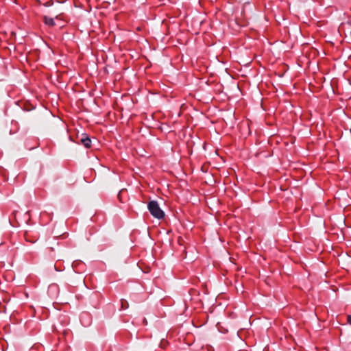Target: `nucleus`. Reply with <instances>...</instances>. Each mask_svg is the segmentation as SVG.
<instances>
[{"mask_svg": "<svg viewBox=\"0 0 351 351\" xmlns=\"http://www.w3.org/2000/svg\"><path fill=\"white\" fill-rule=\"evenodd\" d=\"M29 139H27L26 141V147L29 149H32L38 146V139H34V144L32 145V146H29Z\"/></svg>", "mask_w": 351, "mask_h": 351, "instance_id": "obj_5", "label": "nucleus"}, {"mask_svg": "<svg viewBox=\"0 0 351 351\" xmlns=\"http://www.w3.org/2000/svg\"><path fill=\"white\" fill-rule=\"evenodd\" d=\"M39 237H40L39 232L34 228H30L29 230H27L24 232L25 240L27 242H29L30 243H36L38 241V239H39Z\"/></svg>", "mask_w": 351, "mask_h": 351, "instance_id": "obj_2", "label": "nucleus"}, {"mask_svg": "<svg viewBox=\"0 0 351 351\" xmlns=\"http://www.w3.org/2000/svg\"><path fill=\"white\" fill-rule=\"evenodd\" d=\"M43 22L45 25L49 26V27H53L56 25V23L53 18L45 16L43 17Z\"/></svg>", "mask_w": 351, "mask_h": 351, "instance_id": "obj_4", "label": "nucleus"}, {"mask_svg": "<svg viewBox=\"0 0 351 351\" xmlns=\"http://www.w3.org/2000/svg\"><path fill=\"white\" fill-rule=\"evenodd\" d=\"M147 208L151 215L158 219H162L165 217L164 211L160 208L158 203L152 200L148 202Z\"/></svg>", "mask_w": 351, "mask_h": 351, "instance_id": "obj_1", "label": "nucleus"}, {"mask_svg": "<svg viewBox=\"0 0 351 351\" xmlns=\"http://www.w3.org/2000/svg\"><path fill=\"white\" fill-rule=\"evenodd\" d=\"M129 307V304L128 301L125 299L121 300V309H126Z\"/></svg>", "mask_w": 351, "mask_h": 351, "instance_id": "obj_7", "label": "nucleus"}, {"mask_svg": "<svg viewBox=\"0 0 351 351\" xmlns=\"http://www.w3.org/2000/svg\"><path fill=\"white\" fill-rule=\"evenodd\" d=\"M169 346V342L166 340V339H162L161 341H160V348H161L162 349H165L167 348V347Z\"/></svg>", "mask_w": 351, "mask_h": 351, "instance_id": "obj_8", "label": "nucleus"}, {"mask_svg": "<svg viewBox=\"0 0 351 351\" xmlns=\"http://www.w3.org/2000/svg\"><path fill=\"white\" fill-rule=\"evenodd\" d=\"M5 306L0 302V313H5Z\"/></svg>", "mask_w": 351, "mask_h": 351, "instance_id": "obj_10", "label": "nucleus"}, {"mask_svg": "<svg viewBox=\"0 0 351 351\" xmlns=\"http://www.w3.org/2000/svg\"><path fill=\"white\" fill-rule=\"evenodd\" d=\"M80 141L86 148L91 147V140L86 134H82Z\"/></svg>", "mask_w": 351, "mask_h": 351, "instance_id": "obj_3", "label": "nucleus"}, {"mask_svg": "<svg viewBox=\"0 0 351 351\" xmlns=\"http://www.w3.org/2000/svg\"><path fill=\"white\" fill-rule=\"evenodd\" d=\"M347 322L351 325V315L347 316Z\"/></svg>", "mask_w": 351, "mask_h": 351, "instance_id": "obj_11", "label": "nucleus"}, {"mask_svg": "<svg viewBox=\"0 0 351 351\" xmlns=\"http://www.w3.org/2000/svg\"><path fill=\"white\" fill-rule=\"evenodd\" d=\"M3 296L2 300L3 301V302H9L10 300V296L6 293H4V292L3 293Z\"/></svg>", "mask_w": 351, "mask_h": 351, "instance_id": "obj_9", "label": "nucleus"}, {"mask_svg": "<svg viewBox=\"0 0 351 351\" xmlns=\"http://www.w3.org/2000/svg\"><path fill=\"white\" fill-rule=\"evenodd\" d=\"M54 251V249L53 247H48L46 249V252L47 254L52 258H56L57 257L55 255L52 254V252Z\"/></svg>", "mask_w": 351, "mask_h": 351, "instance_id": "obj_6", "label": "nucleus"}, {"mask_svg": "<svg viewBox=\"0 0 351 351\" xmlns=\"http://www.w3.org/2000/svg\"><path fill=\"white\" fill-rule=\"evenodd\" d=\"M45 214H46V213H42V216H43V215H45Z\"/></svg>", "mask_w": 351, "mask_h": 351, "instance_id": "obj_12", "label": "nucleus"}]
</instances>
